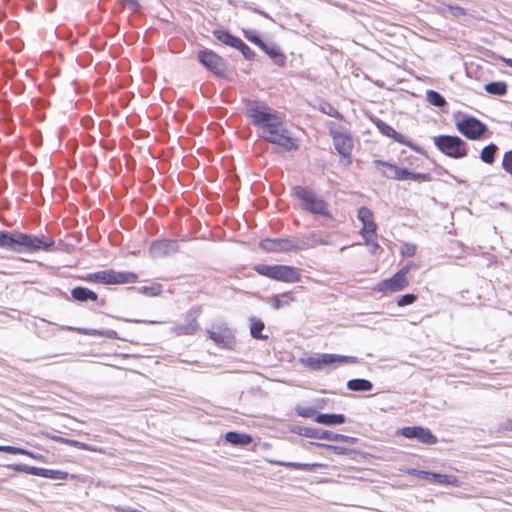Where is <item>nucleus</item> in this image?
I'll list each match as a JSON object with an SVG mask.
<instances>
[{
  "mask_svg": "<svg viewBox=\"0 0 512 512\" xmlns=\"http://www.w3.org/2000/svg\"><path fill=\"white\" fill-rule=\"evenodd\" d=\"M87 280L102 284H126L135 283L137 275L132 272L107 269L89 274Z\"/></svg>",
  "mask_w": 512,
  "mask_h": 512,
  "instance_id": "20e7f679",
  "label": "nucleus"
},
{
  "mask_svg": "<svg viewBox=\"0 0 512 512\" xmlns=\"http://www.w3.org/2000/svg\"><path fill=\"white\" fill-rule=\"evenodd\" d=\"M358 219L362 222V229L360 233L362 236L364 234L374 235L376 232V224L373 220V214L370 209L367 207H360L358 210Z\"/></svg>",
  "mask_w": 512,
  "mask_h": 512,
  "instance_id": "aec40b11",
  "label": "nucleus"
},
{
  "mask_svg": "<svg viewBox=\"0 0 512 512\" xmlns=\"http://www.w3.org/2000/svg\"><path fill=\"white\" fill-rule=\"evenodd\" d=\"M373 165L384 177L395 180H408L409 170L400 168L394 164L384 162L381 160H374Z\"/></svg>",
  "mask_w": 512,
  "mask_h": 512,
  "instance_id": "f8f14e48",
  "label": "nucleus"
},
{
  "mask_svg": "<svg viewBox=\"0 0 512 512\" xmlns=\"http://www.w3.org/2000/svg\"><path fill=\"white\" fill-rule=\"evenodd\" d=\"M504 62L507 66L512 68V59H504Z\"/></svg>",
  "mask_w": 512,
  "mask_h": 512,
  "instance_id": "13d9d810",
  "label": "nucleus"
},
{
  "mask_svg": "<svg viewBox=\"0 0 512 512\" xmlns=\"http://www.w3.org/2000/svg\"><path fill=\"white\" fill-rule=\"evenodd\" d=\"M68 329L77 331L81 334L89 335V336H105L107 338H115L116 337V332L113 330L99 331L96 329L73 328V327H69Z\"/></svg>",
  "mask_w": 512,
  "mask_h": 512,
  "instance_id": "2f4dec72",
  "label": "nucleus"
},
{
  "mask_svg": "<svg viewBox=\"0 0 512 512\" xmlns=\"http://www.w3.org/2000/svg\"><path fill=\"white\" fill-rule=\"evenodd\" d=\"M331 133L334 147L337 152L341 156L349 158L353 149V140L351 135L342 130H332Z\"/></svg>",
  "mask_w": 512,
  "mask_h": 512,
  "instance_id": "ddd939ff",
  "label": "nucleus"
},
{
  "mask_svg": "<svg viewBox=\"0 0 512 512\" xmlns=\"http://www.w3.org/2000/svg\"><path fill=\"white\" fill-rule=\"evenodd\" d=\"M457 130L469 140H478L487 132V126L475 117H466L456 123Z\"/></svg>",
  "mask_w": 512,
  "mask_h": 512,
  "instance_id": "0eeeda50",
  "label": "nucleus"
},
{
  "mask_svg": "<svg viewBox=\"0 0 512 512\" xmlns=\"http://www.w3.org/2000/svg\"><path fill=\"white\" fill-rule=\"evenodd\" d=\"M53 440H55L58 443L66 444V445L76 447V448H79L82 450H87V451H91V452H99V453L102 452V449L97 446H93V445H90V444H87L84 442H80L77 440H73V439L55 436V437H53Z\"/></svg>",
  "mask_w": 512,
  "mask_h": 512,
  "instance_id": "4be33fe9",
  "label": "nucleus"
},
{
  "mask_svg": "<svg viewBox=\"0 0 512 512\" xmlns=\"http://www.w3.org/2000/svg\"><path fill=\"white\" fill-rule=\"evenodd\" d=\"M363 238L365 240V244L369 247L371 253H374L379 248V245L375 239L376 233L374 235L364 234Z\"/></svg>",
  "mask_w": 512,
  "mask_h": 512,
  "instance_id": "79ce46f5",
  "label": "nucleus"
},
{
  "mask_svg": "<svg viewBox=\"0 0 512 512\" xmlns=\"http://www.w3.org/2000/svg\"><path fill=\"white\" fill-rule=\"evenodd\" d=\"M395 141L399 142V143H405L404 141V136L398 132H396V135L392 137Z\"/></svg>",
  "mask_w": 512,
  "mask_h": 512,
  "instance_id": "6e6d98bb",
  "label": "nucleus"
},
{
  "mask_svg": "<svg viewBox=\"0 0 512 512\" xmlns=\"http://www.w3.org/2000/svg\"><path fill=\"white\" fill-rule=\"evenodd\" d=\"M245 36H246V38H247L250 42H252V43L256 44V45H257V46H259V47H261L262 45H264V41H262V39H261L258 35H256V34H255V32H253V31H251V32H246V33H245Z\"/></svg>",
  "mask_w": 512,
  "mask_h": 512,
  "instance_id": "8fccbe9b",
  "label": "nucleus"
},
{
  "mask_svg": "<svg viewBox=\"0 0 512 512\" xmlns=\"http://www.w3.org/2000/svg\"><path fill=\"white\" fill-rule=\"evenodd\" d=\"M71 295L74 300L85 302L87 300L96 301L97 294L92 290L84 287H75L71 291Z\"/></svg>",
  "mask_w": 512,
  "mask_h": 512,
  "instance_id": "393cba45",
  "label": "nucleus"
},
{
  "mask_svg": "<svg viewBox=\"0 0 512 512\" xmlns=\"http://www.w3.org/2000/svg\"><path fill=\"white\" fill-rule=\"evenodd\" d=\"M225 440L233 445L246 446L252 442V437L245 433L229 431L225 435Z\"/></svg>",
  "mask_w": 512,
  "mask_h": 512,
  "instance_id": "b1692460",
  "label": "nucleus"
},
{
  "mask_svg": "<svg viewBox=\"0 0 512 512\" xmlns=\"http://www.w3.org/2000/svg\"><path fill=\"white\" fill-rule=\"evenodd\" d=\"M260 247L268 252H289L297 249L294 242L289 239H265L261 241Z\"/></svg>",
  "mask_w": 512,
  "mask_h": 512,
  "instance_id": "dca6fc26",
  "label": "nucleus"
},
{
  "mask_svg": "<svg viewBox=\"0 0 512 512\" xmlns=\"http://www.w3.org/2000/svg\"><path fill=\"white\" fill-rule=\"evenodd\" d=\"M294 301V298L290 293H282L279 295H273L267 299V303L271 305L275 310L289 306Z\"/></svg>",
  "mask_w": 512,
  "mask_h": 512,
  "instance_id": "5701e85b",
  "label": "nucleus"
},
{
  "mask_svg": "<svg viewBox=\"0 0 512 512\" xmlns=\"http://www.w3.org/2000/svg\"><path fill=\"white\" fill-rule=\"evenodd\" d=\"M264 329V323L261 320L252 319L250 332L252 337L256 339H266L267 336L262 335L261 332Z\"/></svg>",
  "mask_w": 512,
  "mask_h": 512,
  "instance_id": "c9c22d12",
  "label": "nucleus"
},
{
  "mask_svg": "<svg viewBox=\"0 0 512 512\" xmlns=\"http://www.w3.org/2000/svg\"><path fill=\"white\" fill-rule=\"evenodd\" d=\"M347 388L351 391H370L373 384L366 379H351L347 382Z\"/></svg>",
  "mask_w": 512,
  "mask_h": 512,
  "instance_id": "c756f323",
  "label": "nucleus"
},
{
  "mask_svg": "<svg viewBox=\"0 0 512 512\" xmlns=\"http://www.w3.org/2000/svg\"><path fill=\"white\" fill-rule=\"evenodd\" d=\"M502 167L507 173L512 175V150L504 154Z\"/></svg>",
  "mask_w": 512,
  "mask_h": 512,
  "instance_id": "c03bdc74",
  "label": "nucleus"
},
{
  "mask_svg": "<svg viewBox=\"0 0 512 512\" xmlns=\"http://www.w3.org/2000/svg\"><path fill=\"white\" fill-rule=\"evenodd\" d=\"M15 469L21 472H26L28 474L40 477H43L44 473V468L33 467L28 465H17Z\"/></svg>",
  "mask_w": 512,
  "mask_h": 512,
  "instance_id": "58836bf2",
  "label": "nucleus"
},
{
  "mask_svg": "<svg viewBox=\"0 0 512 512\" xmlns=\"http://www.w3.org/2000/svg\"><path fill=\"white\" fill-rule=\"evenodd\" d=\"M426 99L431 105L436 107H443L446 104L444 97L434 90H428L426 92Z\"/></svg>",
  "mask_w": 512,
  "mask_h": 512,
  "instance_id": "f704fd0d",
  "label": "nucleus"
},
{
  "mask_svg": "<svg viewBox=\"0 0 512 512\" xmlns=\"http://www.w3.org/2000/svg\"><path fill=\"white\" fill-rule=\"evenodd\" d=\"M44 478L54 479V480H65L68 477V473L61 470H53L44 468L43 473Z\"/></svg>",
  "mask_w": 512,
  "mask_h": 512,
  "instance_id": "4c0bfd02",
  "label": "nucleus"
},
{
  "mask_svg": "<svg viewBox=\"0 0 512 512\" xmlns=\"http://www.w3.org/2000/svg\"><path fill=\"white\" fill-rule=\"evenodd\" d=\"M295 195L301 200L302 207L312 214L330 217L327 203L315 192L305 187H295Z\"/></svg>",
  "mask_w": 512,
  "mask_h": 512,
  "instance_id": "f03ea898",
  "label": "nucleus"
},
{
  "mask_svg": "<svg viewBox=\"0 0 512 512\" xmlns=\"http://www.w3.org/2000/svg\"><path fill=\"white\" fill-rule=\"evenodd\" d=\"M116 511L117 512H142V511H139V510L131 508V507H122V506L117 507Z\"/></svg>",
  "mask_w": 512,
  "mask_h": 512,
  "instance_id": "5fc2aeb1",
  "label": "nucleus"
},
{
  "mask_svg": "<svg viewBox=\"0 0 512 512\" xmlns=\"http://www.w3.org/2000/svg\"><path fill=\"white\" fill-rule=\"evenodd\" d=\"M274 269H275V265L260 264V265L255 266V270L259 274L269 277L271 279H273V276H274Z\"/></svg>",
  "mask_w": 512,
  "mask_h": 512,
  "instance_id": "ea45409f",
  "label": "nucleus"
},
{
  "mask_svg": "<svg viewBox=\"0 0 512 512\" xmlns=\"http://www.w3.org/2000/svg\"><path fill=\"white\" fill-rule=\"evenodd\" d=\"M401 253L403 256L411 257L416 253V247L412 244H404L401 247Z\"/></svg>",
  "mask_w": 512,
  "mask_h": 512,
  "instance_id": "3c124183",
  "label": "nucleus"
},
{
  "mask_svg": "<svg viewBox=\"0 0 512 512\" xmlns=\"http://www.w3.org/2000/svg\"><path fill=\"white\" fill-rule=\"evenodd\" d=\"M317 446L331 450L334 453L339 454V455H344L348 452L347 448L340 447V446H334V445H328V444H322V443H317Z\"/></svg>",
  "mask_w": 512,
  "mask_h": 512,
  "instance_id": "de8ad7c7",
  "label": "nucleus"
},
{
  "mask_svg": "<svg viewBox=\"0 0 512 512\" xmlns=\"http://www.w3.org/2000/svg\"><path fill=\"white\" fill-rule=\"evenodd\" d=\"M214 36L222 43L234 47L237 49L238 46L243 45V41L240 38H237L227 31L218 30L214 32Z\"/></svg>",
  "mask_w": 512,
  "mask_h": 512,
  "instance_id": "a878e982",
  "label": "nucleus"
},
{
  "mask_svg": "<svg viewBox=\"0 0 512 512\" xmlns=\"http://www.w3.org/2000/svg\"><path fill=\"white\" fill-rule=\"evenodd\" d=\"M315 420L317 423L333 426L344 423L345 416L342 414H319Z\"/></svg>",
  "mask_w": 512,
  "mask_h": 512,
  "instance_id": "bb28decb",
  "label": "nucleus"
},
{
  "mask_svg": "<svg viewBox=\"0 0 512 512\" xmlns=\"http://www.w3.org/2000/svg\"><path fill=\"white\" fill-rule=\"evenodd\" d=\"M416 299H417V297L414 294H405V295L400 296L397 299V305L399 307L410 305V304L414 303L416 301Z\"/></svg>",
  "mask_w": 512,
  "mask_h": 512,
  "instance_id": "37998d69",
  "label": "nucleus"
},
{
  "mask_svg": "<svg viewBox=\"0 0 512 512\" xmlns=\"http://www.w3.org/2000/svg\"><path fill=\"white\" fill-rule=\"evenodd\" d=\"M486 92L498 96L505 95L507 92V84L505 82H490L485 85Z\"/></svg>",
  "mask_w": 512,
  "mask_h": 512,
  "instance_id": "473e14b6",
  "label": "nucleus"
},
{
  "mask_svg": "<svg viewBox=\"0 0 512 512\" xmlns=\"http://www.w3.org/2000/svg\"><path fill=\"white\" fill-rule=\"evenodd\" d=\"M281 466L288 467V468H294L299 470H306L311 471L315 468H325L327 467L326 464L321 463H297V462H279Z\"/></svg>",
  "mask_w": 512,
  "mask_h": 512,
  "instance_id": "7c9ffc66",
  "label": "nucleus"
},
{
  "mask_svg": "<svg viewBox=\"0 0 512 512\" xmlns=\"http://www.w3.org/2000/svg\"><path fill=\"white\" fill-rule=\"evenodd\" d=\"M434 144L438 150L451 158H464L468 154L467 144L458 136H436Z\"/></svg>",
  "mask_w": 512,
  "mask_h": 512,
  "instance_id": "7ed1b4c3",
  "label": "nucleus"
},
{
  "mask_svg": "<svg viewBox=\"0 0 512 512\" xmlns=\"http://www.w3.org/2000/svg\"><path fill=\"white\" fill-rule=\"evenodd\" d=\"M199 314L200 308H191L186 314L185 323L171 327V332L177 336L195 334L199 329V324L197 321Z\"/></svg>",
  "mask_w": 512,
  "mask_h": 512,
  "instance_id": "1a4fd4ad",
  "label": "nucleus"
},
{
  "mask_svg": "<svg viewBox=\"0 0 512 512\" xmlns=\"http://www.w3.org/2000/svg\"><path fill=\"white\" fill-rule=\"evenodd\" d=\"M299 414H300V415H302V416H307V415H308V414H307V411H304V413L299 412Z\"/></svg>",
  "mask_w": 512,
  "mask_h": 512,
  "instance_id": "052dcab7",
  "label": "nucleus"
},
{
  "mask_svg": "<svg viewBox=\"0 0 512 512\" xmlns=\"http://www.w3.org/2000/svg\"><path fill=\"white\" fill-rule=\"evenodd\" d=\"M302 364L312 370H323L321 353H313L301 359Z\"/></svg>",
  "mask_w": 512,
  "mask_h": 512,
  "instance_id": "c85d7f7f",
  "label": "nucleus"
},
{
  "mask_svg": "<svg viewBox=\"0 0 512 512\" xmlns=\"http://www.w3.org/2000/svg\"><path fill=\"white\" fill-rule=\"evenodd\" d=\"M16 234L0 231V248H5L15 252H20L18 247H15Z\"/></svg>",
  "mask_w": 512,
  "mask_h": 512,
  "instance_id": "cd10ccee",
  "label": "nucleus"
},
{
  "mask_svg": "<svg viewBox=\"0 0 512 512\" xmlns=\"http://www.w3.org/2000/svg\"><path fill=\"white\" fill-rule=\"evenodd\" d=\"M411 474L418 476L419 478L425 479L431 483L446 484L459 487L460 481L454 475L439 474L434 472L422 471V470H411Z\"/></svg>",
  "mask_w": 512,
  "mask_h": 512,
  "instance_id": "4468645a",
  "label": "nucleus"
},
{
  "mask_svg": "<svg viewBox=\"0 0 512 512\" xmlns=\"http://www.w3.org/2000/svg\"><path fill=\"white\" fill-rule=\"evenodd\" d=\"M440 11L443 14L448 11L454 18L458 19L466 15V10L460 6L444 5Z\"/></svg>",
  "mask_w": 512,
  "mask_h": 512,
  "instance_id": "e433bc0d",
  "label": "nucleus"
},
{
  "mask_svg": "<svg viewBox=\"0 0 512 512\" xmlns=\"http://www.w3.org/2000/svg\"><path fill=\"white\" fill-rule=\"evenodd\" d=\"M410 265H406L395 273L391 278L379 282L375 290L385 294L394 293L405 289L409 285L407 274L410 270Z\"/></svg>",
  "mask_w": 512,
  "mask_h": 512,
  "instance_id": "423d86ee",
  "label": "nucleus"
},
{
  "mask_svg": "<svg viewBox=\"0 0 512 512\" xmlns=\"http://www.w3.org/2000/svg\"><path fill=\"white\" fill-rule=\"evenodd\" d=\"M0 452H5L8 454H22V455L32 456V452L27 451L22 448L14 447V446H0Z\"/></svg>",
  "mask_w": 512,
  "mask_h": 512,
  "instance_id": "a19ab883",
  "label": "nucleus"
},
{
  "mask_svg": "<svg viewBox=\"0 0 512 512\" xmlns=\"http://www.w3.org/2000/svg\"><path fill=\"white\" fill-rule=\"evenodd\" d=\"M142 293L148 296H156L161 292V288L159 285L153 286H144L141 288Z\"/></svg>",
  "mask_w": 512,
  "mask_h": 512,
  "instance_id": "09e8293b",
  "label": "nucleus"
},
{
  "mask_svg": "<svg viewBox=\"0 0 512 512\" xmlns=\"http://www.w3.org/2000/svg\"><path fill=\"white\" fill-rule=\"evenodd\" d=\"M383 169L386 170L388 173L392 174V170H388L387 168H383Z\"/></svg>",
  "mask_w": 512,
  "mask_h": 512,
  "instance_id": "680f3d73",
  "label": "nucleus"
},
{
  "mask_svg": "<svg viewBox=\"0 0 512 512\" xmlns=\"http://www.w3.org/2000/svg\"><path fill=\"white\" fill-rule=\"evenodd\" d=\"M399 434L408 439H417L419 442L427 445L437 443V438L432 432L428 428L421 426L403 427L399 430Z\"/></svg>",
  "mask_w": 512,
  "mask_h": 512,
  "instance_id": "9d476101",
  "label": "nucleus"
},
{
  "mask_svg": "<svg viewBox=\"0 0 512 512\" xmlns=\"http://www.w3.org/2000/svg\"><path fill=\"white\" fill-rule=\"evenodd\" d=\"M498 147L491 143L485 146L480 154V158L484 163L491 164L494 161L495 153L497 152Z\"/></svg>",
  "mask_w": 512,
  "mask_h": 512,
  "instance_id": "72a5a7b5",
  "label": "nucleus"
},
{
  "mask_svg": "<svg viewBox=\"0 0 512 512\" xmlns=\"http://www.w3.org/2000/svg\"><path fill=\"white\" fill-rule=\"evenodd\" d=\"M322 111L331 117L338 118L340 116L339 112L331 105H326L325 107H322Z\"/></svg>",
  "mask_w": 512,
  "mask_h": 512,
  "instance_id": "864d4df0",
  "label": "nucleus"
},
{
  "mask_svg": "<svg viewBox=\"0 0 512 512\" xmlns=\"http://www.w3.org/2000/svg\"><path fill=\"white\" fill-rule=\"evenodd\" d=\"M321 361L323 369L336 368L339 365L345 363H356L357 357L355 356H343L337 354L321 353Z\"/></svg>",
  "mask_w": 512,
  "mask_h": 512,
  "instance_id": "6ab92c4d",
  "label": "nucleus"
},
{
  "mask_svg": "<svg viewBox=\"0 0 512 512\" xmlns=\"http://www.w3.org/2000/svg\"><path fill=\"white\" fill-rule=\"evenodd\" d=\"M263 50L277 65H283L285 62V56L281 53L279 47L274 43H265L262 45Z\"/></svg>",
  "mask_w": 512,
  "mask_h": 512,
  "instance_id": "412c9836",
  "label": "nucleus"
},
{
  "mask_svg": "<svg viewBox=\"0 0 512 512\" xmlns=\"http://www.w3.org/2000/svg\"><path fill=\"white\" fill-rule=\"evenodd\" d=\"M237 49L240 50L243 56L247 59L252 58L254 55L253 51L244 42L243 45L238 46Z\"/></svg>",
  "mask_w": 512,
  "mask_h": 512,
  "instance_id": "603ef678",
  "label": "nucleus"
},
{
  "mask_svg": "<svg viewBox=\"0 0 512 512\" xmlns=\"http://www.w3.org/2000/svg\"><path fill=\"white\" fill-rule=\"evenodd\" d=\"M198 59L203 66L215 75H223L226 70L224 60L210 50L200 51L198 53Z\"/></svg>",
  "mask_w": 512,
  "mask_h": 512,
  "instance_id": "9b49d317",
  "label": "nucleus"
},
{
  "mask_svg": "<svg viewBox=\"0 0 512 512\" xmlns=\"http://www.w3.org/2000/svg\"><path fill=\"white\" fill-rule=\"evenodd\" d=\"M178 251V244L174 240H160L151 244L149 253L153 258H162Z\"/></svg>",
  "mask_w": 512,
  "mask_h": 512,
  "instance_id": "2eb2a0df",
  "label": "nucleus"
},
{
  "mask_svg": "<svg viewBox=\"0 0 512 512\" xmlns=\"http://www.w3.org/2000/svg\"><path fill=\"white\" fill-rule=\"evenodd\" d=\"M408 180L416 181V182H427L430 180L429 174L417 173V172H409Z\"/></svg>",
  "mask_w": 512,
  "mask_h": 512,
  "instance_id": "49530a36",
  "label": "nucleus"
},
{
  "mask_svg": "<svg viewBox=\"0 0 512 512\" xmlns=\"http://www.w3.org/2000/svg\"><path fill=\"white\" fill-rule=\"evenodd\" d=\"M30 457L35 460H38V461H42V459H43L42 455H35L34 453H32V456H30Z\"/></svg>",
  "mask_w": 512,
  "mask_h": 512,
  "instance_id": "4d7b16f0",
  "label": "nucleus"
},
{
  "mask_svg": "<svg viewBox=\"0 0 512 512\" xmlns=\"http://www.w3.org/2000/svg\"><path fill=\"white\" fill-rule=\"evenodd\" d=\"M247 114L252 123L261 130L260 136L272 143L283 147L287 151L297 148L295 140L291 138L283 126V117L266 104L251 101L247 104Z\"/></svg>",
  "mask_w": 512,
  "mask_h": 512,
  "instance_id": "f257e3e1",
  "label": "nucleus"
},
{
  "mask_svg": "<svg viewBox=\"0 0 512 512\" xmlns=\"http://www.w3.org/2000/svg\"><path fill=\"white\" fill-rule=\"evenodd\" d=\"M210 339L221 348L232 349L235 345V337L233 331L225 324L212 326L207 330Z\"/></svg>",
  "mask_w": 512,
  "mask_h": 512,
  "instance_id": "6e6552de",
  "label": "nucleus"
},
{
  "mask_svg": "<svg viewBox=\"0 0 512 512\" xmlns=\"http://www.w3.org/2000/svg\"><path fill=\"white\" fill-rule=\"evenodd\" d=\"M54 245V240L45 235L35 236L31 234L16 233L15 247H21L29 251L48 250Z\"/></svg>",
  "mask_w": 512,
  "mask_h": 512,
  "instance_id": "39448f33",
  "label": "nucleus"
},
{
  "mask_svg": "<svg viewBox=\"0 0 512 512\" xmlns=\"http://www.w3.org/2000/svg\"><path fill=\"white\" fill-rule=\"evenodd\" d=\"M306 436L317 438V439H325L334 442H347V443H355L356 439L350 436H346L343 434L334 433L332 431L327 430H307L305 433Z\"/></svg>",
  "mask_w": 512,
  "mask_h": 512,
  "instance_id": "f3484780",
  "label": "nucleus"
},
{
  "mask_svg": "<svg viewBox=\"0 0 512 512\" xmlns=\"http://www.w3.org/2000/svg\"><path fill=\"white\" fill-rule=\"evenodd\" d=\"M299 414H300V415H302V416H307V415H308V414H307V411H304V413L299 412Z\"/></svg>",
  "mask_w": 512,
  "mask_h": 512,
  "instance_id": "bf43d9fd",
  "label": "nucleus"
},
{
  "mask_svg": "<svg viewBox=\"0 0 512 512\" xmlns=\"http://www.w3.org/2000/svg\"><path fill=\"white\" fill-rule=\"evenodd\" d=\"M379 130L381 131L382 134L388 136V137H393L396 135V130L394 128H392L391 126H389L388 124L384 123V122H379L377 124Z\"/></svg>",
  "mask_w": 512,
  "mask_h": 512,
  "instance_id": "a18cd8bd",
  "label": "nucleus"
},
{
  "mask_svg": "<svg viewBox=\"0 0 512 512\" xmlns=\"http://www.w3.org/2000/svg\"><path fill=\"white\" fill-rule=\"evenodd\" d=\"M274 280L294 283L299 281L300 273L297 268L286 265H275Z\"/></svg>",
  "mask_w": 512,
  "mask_h": 512,
  "instance_id": "a211bd4d",
  "label": "nucleus"
}]
</instances>
